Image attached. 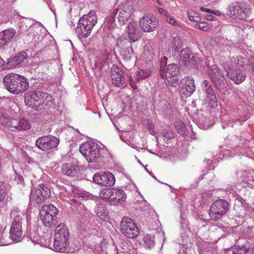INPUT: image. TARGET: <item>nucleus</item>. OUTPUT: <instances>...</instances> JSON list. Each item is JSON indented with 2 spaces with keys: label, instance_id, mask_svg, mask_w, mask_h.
I'll return each mask as SVG.
<instances>
[{
  "label": "nucleus",
  "instance_id": "obj_5",
  "mask_svg": "<svg viewBox=\"0 0 254 254\" xmlns=\"http://www.w3.org/2000/svg\"><path fill=\"white\" fill-rule=\"evenodd\" d=\"M229 208V204L227 200L218 199L211 205L209 215L212 220L217 221L227 213Z\"/></svg>",
  "mask_w": 254,
  "mask_h": 254
},
{
  "label": "nucleus",
  "instance_id": "obj_27",
  "mask_svg": "<svg viewBox=\"0 0 254 254\" xmlns=\"http://www.w3.org/2000/svg\"><path fill=\"white\" fill-rule=\"evenodd\" d=\"M9 235L11 240L13 241H19L21 239L22 235V229L10 228L9 230Z\"/></svg>",
  "mask_w": 254,
  "mask_h": 254
},
{
  "label": "nucleus",
  "instance_id": "obj_45",
  "mask_svg": "<svg viewBox=\"0 0 254 254\" xmlns=\"http://www.w3.org/2000/svg\"><path fill=\"white\" fill-rule=\"evenodd\" d=\"M208 29L209 28L207 23L205 22H200V29L203 31H207Z\"/></svg>",
  "mask_w": 254,
  "mask_h": 254
},
{
  "label": "nucleus",
  "instance_id": "obj_56",
  "mask_svg": "<svg viewBox=\"0 0 254 254\" xmlns=\"http://www.w3.org/2000/svg\"><path fill=\"white\" fill-rule=\"evenodd\" d=\"M153 53H154V52H153V48H152V56H153Z\"/></svg>",
  "mask_w": 254,
  "mask_h": 254
},
{
  "label": "nucleus",
  "instance_id": "obj_1",
  "mask_svg": "<svg viewBox=\"0 0 254 254\" xmlns=\"http://www.w3.org/2000/svg\"><path fill=\"white\" fill-rule=\"evenodd\" d=\"M4 86L10 92L18 94L24 92L29 88V82L23 76L10 73L3 79Z\"/></svg>",
  "mask_w": 254,
  "mask_h": 254
},
{
  "label": "nucleus",
  "instance_id": "obj_4",
  "mask_svg": "<svg viewBox=\"0 0 254 254\" xmlns=\"http://www.w3.org/2000/svg\"><path fill=\"white\" fill-rule=\"evenodd\" d=\"M79 151L89 162H95L100 156V147L93 142H86L80 145Z\"/></svg>",
  "mask_w": 254,
  "mask_h": 254
},
{
  "label": "nucleus",
  "instance_id": "obj_6",
  "mask_svg": "<svg viewBox=\"0 0 254 254\" xmlns=\"http://www.w3.org/2000/svg\"><path fill=\"white\" fill-rule=\"evenodd\" d=\"M120 230L124 235L130 239L136 238L139 234V229L132 220L127 217L123 218L120 224Z\"/></svg>",
  "mask_w": 254,
  "mask_h": 254
},
{
  "label": "nucleus",
  "instance_id": "obj_24",
  "mask_svg": "<svg viewBox=\"0 0 254 254\" xmlns=\"http://www.w3.org/2000/svg\"><path fill=\"white\" fill-rule=\"evenodd\" d=\"M248 62V60L245 59L241 56H238L237 57H232L229 61L224 63H229L230 66L237 67L238 66L244 67L246 63Z\"/></svg>",
  "mask_w": 254,
  "mask_h": 254
},
{
  "label": "nucleus",
  "instance_id": "obj_16",
  "mask_svg": "<svg viewBox=\"0 0 254 254\" xmlns=\"http://www.w3.org/2000/svg\"><path fill=\"white\" fill-rule=\"evenodd\" d=\"M180 62L185 65L189 66L195 65L196 61L194 56L191 53L189 49H183L180 53Z\"/></svg>",
  "mask_w": 254,
  "mask_h": 254
},
{
  "label": "nucleus",
  "instance_id": "obj_30",
  "mask_svg": "<svg viewBox=\"0 0 254 254\" xmlns=\"http://www.w3.org/2000/svg\"><path fill=\"white\" fill-rule=\"evenodd\" d=\"M15 34V31L12 29H8L3 31L0 35L6 44L10 41Z\"/></svg>",
  "mask_w": 254,
  "mask_h": 254
},
{
  "label": "nucleus",
  "instance_id": "obj_19",
  "mask_svg": "<svg viewBox=\"0 0 254 254\" xmlns=\"http://www.w3.org/2000/svg\"><path fill=\"white\" fill-rule=\"evenodd\" d=\"M112 193L111 202L113 203L114 204L122 203L126 201L127 196L124 190L113 189Z\"/></svg>",
  "mask_w": 254,
  "mask_h": 254
},
{
  "label": "nucleus",
  "instance_id": "obj_35",
  "mask_svg": "<svg viewBox=\"0 0 254 254\" xmlns=\"http://www.w3.org/2000/svg\"><path fill=\"white\" fill-rule=\"evenodd\" d=\"M22 218L20 215H17L15 216L13 220L12 221L11 225L10 228H12L13 227L14 228L17 229H22Z\"/></svg>",
  "mask_w": 254,
  "mask_h": 254
},
{
  "label": "nucleus",
  "instance_id": "obj_39",
  "mask_svg": "<svg viewBox=\"0 0 254 254\" xmlns=\"http://www.w3.org/2000/svg\"><path fill=\"white\" fill-rule=\"evenodd\" d=\"M190 83L194 84V80L191 77H185L181 81V86H187L190 85Z\"/></svg>",
  "mask_w": 254,
  "mask_h": 254
},
{
  "label": "nucleus",
  "instance_id": "obj_51",
  "mask_svg": "<svg viewBox=\"0 0 254 254\" xmlns=\"http://www.w3.org/2000/svg\"><path fill=\"white\" fill-rule=\"evenodd\" d=\"M117 13V9L114 10V11H113L112 12L111 15L113 16H115L116 15Z\"/></svg>",
  "mask_w": 254,
  "mask_h": 254
},
{
  "label": "nucleus",
  "instance_id": "obj_46",
  "mask_svg": "<svg viewBox=\"0 0 254 254\" xmlns=\"http://www.w3.org/2000/svg\"><path fill=\"white\" fill-rule=\"evenodd\" d=\"M148 236H146L144 238V242L146 244V245H147L149 247L152 246V245H153L154 244V242H153V240H151L150 239L148 241V242H147L148 241Z\"/></svg>",
  "mask_w": 254,
  "mask_h": 254
},
{
  "label": "nucleus",
  "instance_id": "obj_29",
  "mask_svg": "<svg viewBox=\"0 0 254 254\" xmlns=\"http://www.w3.org/2000/svg\"><path fill=\"white\" fill-rule=\"evenodd\" d=\"M151 73L150 68L139 69L136 73V80L139 81L140 79H145L149 76Z\"/></svg>",
  "mask_w": 254,
  "mask_h": 254
},
{
  "label": "nucleus",
  "instance_id": "obj_41",
  "mask_svg": "<svg viewBox=\"0 0 254 254\" xmlns=\"http://www.w3.org/2000/svg\"><path fill=\"white\" fill-rule=\"evenodd\" d=\"M125 56L126 58L130 59L133 57L134 53L131 47H127L125 51Z\"/></svg>",
  "mask_w": 254,
  "mask_h": 254
},
{
  "label": "nucleus",
  "instance_id": "obj_47",
  "mask_svg": "<svg viewBox=\"0 0 254 254\" xmlns=\"http://www.w3.org/2000/svg\"><path fill=\"white\" fill-rule=\"evenodd\" d=\"M157 9L158 12L165 16V17H166L167 15L169 14L167 11H166L164 9L160 7H157Z\"/></svg>",
  "mask_w": 254,
  "mask_h": 254
},
{
  "label": "nucleus",
  "instance_id": "obj_12",
  "mask_svg": "<svg viewBox=\"0 0 254 254\" xmlns=\"http://www.w3.org/2000/svg\"><path fill=\"white\" fill-rule=\"evenodd\" d=\"M93 182L102 186L111 187L115 182V179L113 174L107 173H96L93 177Z\"/></svg>",
  "mask_w": 254,
  "mask_h": 254
},
{
  "label": "nucleus",
  "instance_id": "obj_2",
  "mask_svg": "<svg viewBox=\"0 0 254 254\" xmlns=\"http://www.w3.org/2000/svg\"><path fill=\"white\" fill-rule=\"evenodd\" d=\"M69 232L64 223L59 224L55 229L54 247L56 251L64 252L68 244Z\"/></svg>",
  "mask_w": 254,
  "mask_h": 254
},
{
  "label": "nucleus",
  "instance_id": "obj_17",
  "mask_svg": "<svg viewBox=\"0 0 254 254\" xmlns=\"http://www.w3.org/2000/svg\"><path fill=\"white\" fill-rule=\"evenodd\" d=\"M11 127L19 131L27 130L31 128V125L28 119L22 118L19 120L13 119Z\"/></svg>",
  "mask_w": 254,
  "mask_h": 254
},
{
  "label": "nucleus",
  "instance_id": "obj_54",
  "mask_svg": "<svg viewBox=\"0 0 254 254\" xmlns=\"http://www.w3.org/2000/svg\"><path fill=\"white\" fill-rule=\"evenodd\" d=\"M3 64V60L2 58L0 57V66Z\"/></svg>",
  "mask_w": 254,
  "mask_h": 254
},
{
  "label": "nucleus",
  "instance_id": "obj_40",
  "mask_svg": "<svg viewBox=\"0 0 254 254\" xmlns=\"http://www.w3.org/2000/svg\"><path fill=\"white\" fill-rule=\"evenodd\" d=\"M163 135L168 140L174 138V134L173 131L169 128L164 129L163 130Z\"/></svg>",
  "mask_w": 254,
  "mask_h": 254
},
{
  "label": "nucleus",
  "instance_id": "obj_9",
  "mask_svg": "<svg viewBox=\"0 0 254 254\" xmlns=\"http://www.w3.org/2000/svg\"><path fill=\"white\" fill-rule=\"evenodd\" d=\"M59 143V139L52 135H45L39 137L36 142L37 147L43 151H47L56 147Z\"/></svg>",
  "mask_w": 254,
  "mask_h": 254
},
{
  "label": "nucleus",
  "instance_id": "obj_32",
  "mask_svg": "<svg viewBox=\"0 0 254 254\" xmlns=\"http://www.w3.org/2000/svg\"><path fill=\"white\" fill-rule=\"evenodd\" d=\"M181 87L183 94L186 96L191 95L195 90V84H192L191 83H190V85H187V86H181Z\"/></svg>",
  "mask_w": 254,
  "mask_h": 254
},
{
  "label": "nucleus",
  "instance_id": "obj_22",
  "mask_svg": "<svg viewBox=\"0 0 254 254\" xmlns=\"http://www.w3.org/2000/svg\"><path fill=\"white\" fill-rule=\"evenodd\" d=\"M254 251V247L246 242L244 245L236 246L233 251V254H253Z\"/></svg>",
  "mask_w": 254,
  "mask_h": 254
},
{
  "label": "nucleus",
  "instance_id": "obj_58",
  "mask_svg": "<svg viewBox=\"0 0 254 254\" xmlns=\"http://www.w3.org/2000/svg\"><path fill=\"white\" fill-rule=\"evenodd\" d=\"M157 1H158V0H156Z\"/></svg>",
  "mask_w": 254,
  "mask_h": 254
},
{
  "label": "nucleus",
  "instance_id": "obj_20",
  "mask_svg": "<svg viewBox=\"0 0 254 254\" xmlns=\"http://www.w3.org/2000/svg\"><path fill=\"white\" fill-rule=\"evenodd\" d=\"M205 92L206 95L205 101L208 103L211 108L217 107V100L212 87L209 86L208 88L205 89Z\"/></svg>",
  "mask_w": 254,
  "mask_h": 254
},
{
  "label": "nucleus",
  "instance_id": "obj_23",
  "mask_svg": "<svg viewBox=\"0 0 254 254\" xmlns=\"http://www.w3.org/2000/svg\"><path fill=\"white\" fill-rule=\"evenodd\" d=\"M79 169L78 166L76 165H73L70 163L64 164L62 167V173L68 176L73 177L76 176Z\"/></svg>",
  "mask_w": 254,
  "mask_h": 254
},
{
  "label": "nucleus",
  "instance_id": "obj_15",
  "mask_svg": "<svg viewBox=\"0 0 254 254\" xmlns=\"http://www.w3.org/2000/svg\"><path fill=\"white\" fill-rule=\"evenodd\" d=\"M111 77L112 83L118 87H121L125 82L123 71L117 66L112 68Z\"/></svg>",
  "mask_w": 254,
  "mask_h": 254
},
{
  "label": "nucleus",
  "instance_id": "obj_14",
  "mask_svg": "<svg viewBox=\"0 0 254 254\" xmlns=\"http://www.w3.org/2000/svg\"><path fill=\"white\" fill-rule=\"evenodd\" d=\"M127 34L131 43L136 42L141 38L137 28V24L133 20H131L128 23L127 28Z\"/></svg>",
  "mask_w": 254,
  "mask_h": 254
},
{
  "label": "nucleus",
  "instance_id": "obj_49",
  "mask_svg": "<svg viewBox=\"0 0 254 254\" xmlns=\"http://www.w3.org/2000/svg\"><path fill=\"white\" fill-rule=\"evenodd\" d=\"M7 44L5 43V42L4 41L3 39L2 38V37L0 35V48H2L5 45H6Z\"/></svg>",
  "mask_w": 254,
  "mask_h": 254
},
{
  "label": "nucleus",
  "instance_id": "obj_25",
  "mask_svg": "<svg viewBox=\"0 0 254 254\" xmlns=\"http://www.w3.org/2000/svg\"><path fill=\"white\" fill-rule=\"evenodd\" d=\"M45 95H46V92L39 90L35 91L31 94L30 101L34 104L41 105Z\"/></svg>",
  "mask_w": 254,
  "mask_h": 254
},
{
  "label": "nucleus",
  "instance_id": "obj_21",
  "mask_svg": "<svg viewBox=\"0 0 254 254\" xmlns=\"http://www.w3.org/2000/svg\"><path fill=\"white\" fill-rule=\"evenodd\" d=\"M92 28L91 26H86L84 23H82L79 20L75 29L76 32L79 38H86L90 34Z\"/></svg>",
  "mask_w": 254,
  "mask_h": 254
},
{
  "label": "nucleus",
  "instance_id": "obj_33",
  "mask_svg": "<svg viewBox=\"0 0 254 254\" xmlns=\"http://www.w3.org/2000/svg\"><path fill=\"white\" fill-rule=\"evenodd\" d=\"M130 14L126 10H121L119 15L118 22L121 25H124L128 20Z\"/></svg>",
  "mask_w": 254,
  "mask_h": 254
},
{
  "label": "nucleus",
  "instance_id": "obj_48",
  "mask_svg": "<svg viewBox=\"0 0 254 254\" xmlns=\"http://www.w3.org/2000/svg\"><path fill=\"white\" fill-rule=\"evenodd\" d=\"M203 84L205 87V89L208 88L209 86H212L209 83V81L207 80H203Z\"/></svg>",
  "mask_w": 254,
  "mask_h": 254
},
{
  "label": "nucleus",
  "instance_id": "obj_34",
  "mask_svg": "<svg viewBox=\"0 0 254 254\" xmlns=\"http://www.w3.org/2000/svg\"><path fill=\"white\" fill-rule=\"evenodd\" d=\"M54 103L55 101L53 97L46 93V95L45 96L41 105H43L46 108H49L52 107L54 105Z\"/></svg>",
  "mask_w": 254,
  "mask_h": 254
},
{
  "label": "nucleus",
  "instance_id": "obj_7",
  "mask_svg": "<svg viewBox=\"0 0 254 254\" xmlns=\"http://www.w3.org/2000/svg\"><path fill=\"white\" fill-rule=\"evenodd\" d=\"M51 195V190L45 184L33 188L31 192V199L38 204L45 201Z\"/></svg>",
  "mask_w": 254,
  "mask_h": 254
},
{
  "label": "nucleus",
  "instance_id": "obj_44",
  "mask_svg": "<svg viewBox=\"0 0 254 254\" xmlns=\"http://www.w3.org/2000/svg\"><path fill=\"white\" fill-rule=\"evenodd\" d=\"M129 79L130 85L131 86V87L132 88H133L134 89H136L137 87V86L135 84V82H137V81L136 80V78H135V80H134L132 78V77L131 76H130V77L129 78Z\"/></svg>",
  "mask_w": 254,
  "mask_h": 254
},
{
  "label": "nucleus",
  "instance_id": "obj_3",
  "mask_svg": "<svg viewBox=\"0 0 254 254\" xmlns=\"http://www.w3.org/2000/svg\"><path fill=\"white\" fill-rule=\"evenodd\" d=\"M58 209L53 204L44 205L40 212V216L44 226L52 228L57 224Z\"/></svg>",
  "mask_w": 254,
  "mask_h": 254
},
{
  "label": "nucleus",
  "instance_id": "obj_10",
  "mask_svg": "<svg viewBox=\"0 0 254 254\" xmlns=\"http://www.w3.org/2000/svg\"><path fill=\"white\" fill-rule=\"evenodd\" d=\"M158 20L152 15H145L140 20L139 26L145 32L155 31L158 26Z\"/></svg>",
  "mask_w": 254,
  "mask_h": 254
},
{
  "label": "nucleus",
  "instance_id": "obj_28",
  "mask_svg": "<svg viewBox=\"0 0 254 254\" xmlns=\"http://www.w3.org/2000/svg\"><path fill=\"white\" fill-rule=\"evenodd\" d=\"M12 118H10L2 109H0V124L11 127Z\"/></svg>",
  "mask_w": 254,
  "mask_h": 254
},
{
  "label": "nucleus",
  "instance_id": "obj_8",
  "mask_svg": "<svg viewBox=\"0 0 254 254\" xmlns=\"http://www.w3.org/2000/svg\"><path fill=\"white\" fill-rule=\"evenodd\" d=\"M223 67L228 77L236 84H239L245 80L246 74L243 70L239 68L234 69L235 67L230 66L229 63H223Z\"/></svg>",
  "mask_w": 254,
  "mask_h": 254
},
{
  "label": "nucleus",
  "instance_id": "obj_31",
  "mask_svg": "<svg viewBox=\"0 0 254 254\" xmlns=\"http://www.w3.org/2000/svg\"><path fill=\"white\" fill-rule=\"evenodd\" d=\"M113 188H106L103 189L100 192L99 196L100 198L103 200H109L111 201V196Z\"/></svg>",
  "mask_w": 254,
  "mask_h": 254
},
{
  "label": "nucleus",
  "instance_id": "obj_11",
  "mask_svg": "<svg viewBox=\"0 0 254 254\" xmlns=\"http://www.w3.org/2000/svg\"><path fill=\"white\" fill-rule=\"evenodd\" d=\"M209 77L216 88L220 89L223 87L224 85V77L217 64H213L210 66Z\"/></svg>",
  "mask_w": 254,
  "mask_h": 254
},
{
  "label": "nucleus",
  "instance_id": "obj_53",
  "mask_svg": "<svg viewBox=\"0 0 254 254\" xmlns=\"http://www.w3.org/2000/svg\"><path fill=\"white\" fill-rule=\"evenodd\" d=\"M155 132H156V130H155L154 125L152 124V134H155Z\"/></svg>",
  "mask_w": 254,
  "mask_h": 254
},
{
  "label": "nucleus",
  "instance_id": "obj_50",
  "mask_svg": "<svg viewBox=\"0 0 254 254\" xmlns=\"http://www.w3.org/2000/svg\"><path fill=\"white\" fill-rule=\"evenodd\" d=\"M200 10L201 11L206 12H208V13H212V12H213L212 10H211V9L205 8L203 7H201L200 8Z\"/></svg>",
  "mask_w": 254,
  "mask_h": 254
},
{
  "label": "nucleus",
  "instance_id": "obj_13",
  "mask_svg": "<svg viewBox=\"0 0 254 254\" xmlns=\"http://www.w3.org/2000/svg\"><path fill=\"white\" fill-rule=\"evenodd\" d=\"M179 70V67L177 64H175L168 65L165 69L164 74L165 78L168 81V84L172 86H175L174 83H175L178 80L176 75L178 74Z\"/></svg>",
  "mask_w": 254,
  "mask_h": 254
},
{
  "label": "nucleus",
  "instance_id": "obj_26",
  "mask_svg": "<svg viewBox=\"0 0 254 254\" xmlns=\"http://www.w3.org/2000/svg\"><path fill=\"white\" fill-rule=\"evenodd\" d=\"M174 127L177 132L181 135L188 134V130L185 124L180 119L176 120L174 123Z\"/></svg>",
  "mask_w": 254,
  "mask_h": 254
},
{
  "label": "nucleus",
  "instance_id": "obj_57",
  "mask_svg": "<svg viewBox=\"0 0 254 254\" xmlns=\"http://www.w3.org/2000/svg\"><path fill=\"white\" fill-rule=\"evenodd\" d=\"M252 181H254V179H253V180H252Z\"/></svg>",
  "mask_w": 254,
  "mask_h": 254
},
{
  "label": "nucleus",
  "instance_id": "obj_18",
  "mask_svg": "<svg viewBox=\"0 0 254 254\" xmlns=\"http://www.w3.org/2000/svg\"><path fill=\"white\" fill-rule=\"evenodd\" d=\"M82 23H84L86 26H91L93 29L97 22V17L96 12L94 10H90L87 14L83 15L79 20Z\"/></svg>",
  "mask_w": 254,
  "mask_h": 254
},
{
  "label": "nucleus",
  "instance_id": "obj_36",
  "mask_svg": "<svg viewBox=\"0 0 254 254\" xmlns=\"http://www.w3.org/2000/svg\"><path fill=\"white\" fill-rule=\"evenodd\" d=\"M165 19L167 22L173 26L179 27H182L183 26V24L175 19L174 17H171L169 14L165 17Z\"/></svg>",
  "mask_w": 254,
  "mask_h": 254
},
{
  "label": "nucleus",
  "instance_id": "obj_42",
  "mask_svg": "<svg viewBox=\"0 0 254 254\" xmlns=\"http://www.w3.org/2000/svg\"><path fill=\"white\" fill-rule=\"evenodd\" d=\"M5 194V191L4 189L3 184L0 182V202L4 199Z\"/></svg>",
  "mask_w": 254,
  "mask_h": 254
},
{
  "label": "nucleus",
  "instance_id": "obj_37",
  "mask_svg": "<svg viewBox=\"0 0 254 254\" xmlns=\"http://www.w3.org/2000/svg\"><path fill=\"white\" fill-rule=\"evenodd\" d=\"M10 235L3 233L0 237V246H6L11 243Z\"/></svg>",
  "mask_w": 254,
  "mask_h": 254
},
{
  "label": "nucleus",
  "instance_id": "obj_38",
  "mask_svg": "<svg viewBox=\"0 0 254 254\" xmlns=\"http://www.w3.org/2000/svg\"><path fill=\"white\" fill-rule=\"evenodd\" d=\"M182 40L178 36L174 37L172 41V46L176 50L177 49H180L182 46Z\"/></svg>",
  "mask_w": 254,
  "mask_h": 254
},
{
  "label": "nucleus",
  "instance_id": "obj_55",
  "mask_svg": "<svg viewBox=\"0 0 254 254\" xmlns=\"http://www.w3.org/2000/svg\"><path fill=\"white\" fill-rule=\"evenodd\" d=\"M212 17H213V16L212 15H209L208 16L207 19L210 20H211Z\"/></svg>",
  "mask_w": 254,
  "mask_h": 254
},
{
  "label": "nucleus",
  "instance_id": "obj_52",
  "mask_svg": "<svg viewBox=\"0 0 254 254\" xmlns=\"http://www.w3.org/2000/svg\"><path fill=\"white\" fill-rule=\"evenodd\" d=\"M200 22L198 23H196L195 24V26H194V27L195 28H199L200 29Z\"/></svg>",
  "mask_w": 254,
  "mask_h": 254
},
{
  "label": "nucleus",
  "instance_id": "obj_43",
  "mask_svg": "<svg viewBox=\"0 0 254 254\" xmlns=\"http://www.w3.org/2000/svg\"><path fill=\"white\" fill-rule=\"evenodd\" d=\"M188 17L190 20L196 22H198L200 20V18L199 16L194 15H192L190 12L188 13Z\"/></svg>",
  "mask_w": 254,
  "mask_h": 254
}]
</instances>
